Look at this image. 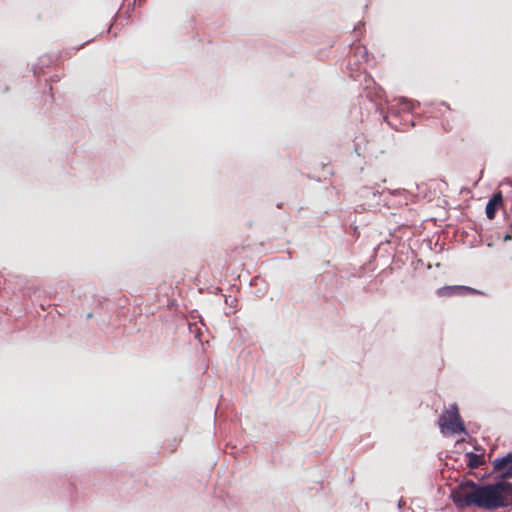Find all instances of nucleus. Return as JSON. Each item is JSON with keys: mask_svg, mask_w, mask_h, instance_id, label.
I'll return each instance as SVG.
<instances>
[{"mask_svg": "<svg viewBox=\"0 0 512 512\" xmlns=\"http://www.w3.org/2000/svg\"><path fill=\"white\" fill-rule=\"evenodd\" d=\"M497 474L494 483L479 484L470 479L451 489V499L458 509L477 507L487 511L512 506V452L493 461Z\"/></svg>", "mask_w": 512, "mask_h": 512, "instance_id": "f257e3e1", "label": "nucleus"}, {"mask_svg": "<svg viewBox=\"0 0 512 512\" xmlns=\"http://www.w3.org/2000/svg\"><path fill=\"white\" fill-rule=\"evenodd\" d=\"M438 424L442 432L447 429L453 434H467L456 404H452L450 409L440 416Z\"/></svg>", "mask_w": 512, "mask_h": 512, "instance_id": "f03ea898", "label": "nucleus"}, {"mask_svg": "<svg viewBox=\"0 0 512 512\" xmlns=\"http://www.w3.org/2000/svg\"><path fill=\"white\" fill-rule=\"evenodd\" d=\"M474 288L464 286V285H454V286H443L437 290V295L440 297H451L454 295H467V294H478Z\"/></svg>", "mask_w": 512, "mask_h": 512, "instance_id": "7ed1b4c3", "label": "nucleus"}, {"mask_svg": "<svg viewBox=\"0 0 512 512\" xmlns=\"http://www.w3.org/2000/svg\"><path fill=\"white\" fill-rule=\"evenodd\" d=\"M503 203V195L501 191H496L490 197L486 204L485 213L489 220L495 218L496 213Z\"/></svg>", "mask_w": 512, "mask_h": 512, "instance_id": "20e7f679", "label": "nucleus"}, {"mask_svg": "<svg viewBox=\"0 0 512 512\" xmlns=\"http://www.w3.org/2000/svg\"><path fill=\"white\" fill-rule=\"evenodd\" d=\"M476 450L483 451L481 448H476ZM465 456L467 458V466L470 469L478 468L485 463L484 452H481V453L467 452L465 454Z\"/></svg>", "mask_w": 512, "mask_h": 512, "instance_id": "39448f33", "label": "nucleus"}, {"mask_svg": "<svg viewBox=\"0 0 512 512\" xmlns=\"http://www.w3.org/2000/svg\"><path fill=\"white\" fill-rule=\"evenodd\" d=\"M398 101H399V104L403 107V110H406L407 112H410V113H412L414 111V109L420 105L419 102L410 100L405 97H400L398 99Z\"/></svg>", "mask_w": 512, "mask_h": 512, "instance_id": "423d86ee", "label": "nucleus"}, {"mask_svg": "<svg viewBox=\"0 0 512 512\" xmlns=\"http://www.w3.org/2000/svg\"><path fill=\"white\" fill-rule=\"evenodd\" d=\"M355 54L357 57L363 59L364 61H367L368 57V51L365 46H357L355 47Z\"/></svg>", "mask_w": 512, "mask_h": 512, "instance_id": "0eeeda50", "label": "nucleus"}, {"mask_svg": "<svg viewBox=\"0 0 512 512\" xmlns=\"http://www.w3.org/2000/svg\"><path fill=\"white\" fill-rule=\"evenodd\" d=\"M511 239H512V233H511V232L507 233V234L504 236V238H503V240H504L505 242H506V241H509V240H511Z\"/></svg>", "mask_w": 512, "mask_h": 512, "instance_id": "6e6552de", "label": "nucleus"}, {"mask_svg": "<svg viewBox=\"0 0 512 512\" xmlns=\"http://www.w3.org/2000/svg\"><path fill=\"white\" fill-rule=\"evenodd\" d=\"M506 182H507V184H508L510 187H512V181H511V180L506 179Z\"/></svg>", "mask_w": 512, "mask_h": 512, "instance_id": "1a4fd4ad", "label": "nucleus"}, {"mask_svg": "<svg viewBox=\"0 0 512 512\" xmlns=\"http://www.w3.org/2000/svg\"><path fill=\"white\" fill-rule=\"evenodd\" d=\"M384 120L387 121L388 124H390V122L388 121V116H384Z\"/></svg>", "mask_w": 512, "mask_h": 512, "instance_id": "9d476101", "label": "nucleus"}, {"mask_svg": "<svg viewBox=\"0 0 512 512\" xmlns=\"http://www.w3.org/2000/svg\"><path fill=\"white\" fill-rule=\"evenodd\" d=\"M355 152H356L358 155H360L359 150H358V148H357V147L355 148Z\"/></svg>", "mask_w": 512, "mask_h": 512, "instance_id": "9b49d317", "label": "nucleus"}, {"mask_svg": "<svg viewBox=\"0 0 512 512\" xmlns=\"http://www.w3.org/2000/svg\"><path fill=\"white\" fill-rule=\"evenodd\" d=\"M398 507H399V509H401V508H402L401 501L399 502Z\"/></svg>", "mask_w": 512, "mask_h": 512, "instance_id": "f8f14e48", "label": "nucleus"}, {"mask_svg": "<svg viewBox=\"0 0 512 512\" xmlns=\"http://www.w3.org/2000/svg\"><path fill=\"white\" fill-rule=\"evenodd\" d=\"M394 110H395V109H394V107L392 106V107L390 108V112H394Z\"/></svg>", "mask_w": 512, "mask_h": 512, "instance_id": "ddd939ff", "label": "nucleus"}]
</instances>
